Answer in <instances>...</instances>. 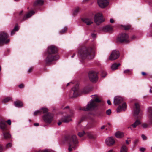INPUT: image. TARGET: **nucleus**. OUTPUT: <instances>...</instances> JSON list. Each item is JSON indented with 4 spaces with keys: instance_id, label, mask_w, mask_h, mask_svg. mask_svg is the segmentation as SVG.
<instances>
[{
    "instance_id": "1",
    "label": "nucleus",
    "mask_w": 152,
    "mask_h": 152,
    "mask_svg": "<svg viewBox=\"0 0 152 152\" xmlns=\"http://www.w3.org/2000/svg\"><path fill=\"white\" fill-rule=\"evenodd\" d=\"M57 52V49L54 45H51L48 47L47 51V56L45 59L47 63H50L59 59L58 55H53L54 54L56 53Z\"/></svg>"
},
{
    "instance_id": "2",
    "label": "nucleus",
    "mask_w": 152,
    "mask_h": 152,
    "mask_svg": "<svg viewBox=\"0 0 152 152\" xmlns=\"http://www.w3.org/2000/svg\"><path fill=\"white\" fill-rule=\"evenodd\" d=\"M78 54L79 57L82 59H92L95 55L94 50L91 48H83L79 50Z\"/></svg>"
},
{
    "instance_id": "3",
    "label": "nucleus",
    "mask_w": 152,
    "mask_h": 152,
    "mask_svg": "<svg viewBox=\"0 0 152 152\" xmlns=\"http://www.w3.org/2000/svg\"><path fill=\"white\" fill-rule=\"evenodd\" d=\"M91 96L93 97V99L88 102L86 107H80V110L85 111H91L94 110L97 107L98 104L97 103L100 102V100L99 99L97 95H95Z\"/></svg>"
},
{
    "instance_id": "4",
    "label": "nucleus",
    "mask_w": 152,
    "mask_h": 152,
    "mask_svg": "<svg viewBox=\"0 0 152 152\" xmlns=\"http://www.w3.org/2000/svg\"><path fill=\"white\" fill-rule=\"evenodd\" d=\"M68 150L71 152L73 149L75 150L77 146L78 141L76 136L72 134L70 136L68 139Z\"/></svg>"
},
{
    "instance_id": "5",
    "label": "nucleus",
    "mask_w": 152,
    "mask_h": 152,
    "mask_svg": "<svg viewBox=\"0 0 152 152\" xmlns=\"http://www.w3.org/2000/svg\"><path fill=\"white\" fill-rule=\"evenodd\" d=\"M8 37L7 33L4 32H0V45L3 43L7 44L10 42L9 39H7Z\"/></svg>"
},
{
    "instance_id": "6",
    "label": "nucleus",
    "mask_w": 152,
    "mask_h": 152,
    "mask_svg": "<svg viewBox=\"0 0 152 152\" xmlns=\"http://www.w3.org/2000/svg\"><path fill=\"white\" fill-rule=\"evenodd\" d=\"M118 41L120 42H124L126 43L129 42V36L126 33H121L117 38Z\"/></svg>"
},
{
    "instance_id": "7",
    "label": "nucleus",
    "mask_w": 152,
    "mask_h": 152,
    "mask_svg": "<svg viewBox=\"0 0 152 152\" xmlns=\"http://www.w3.org/2000/svg\"><path fill=\"white\" fill-rule=\"evenodd\" d=\"M104 19L101 14L98 13L96 14L94 16V22L97 25H99L103 22Z\"/></svg>"
},
{
    "instance_id": "8",
    "label": "nucleus",
    "mask_w": 152,
    "mask_h": 152,
    "mask_svg": "<svg viewBox=\"0 0 152 152\" xmlns=\"http://www.w3.org/2000/svg\"><path fill=\"white\" fill-rule=\"evenodd\" d=\"M53 115L50 113L44 115L43 118L44 121L46 123H50L53 120Z\"/></svg>"
},
{
    "instance_id": "9",
    "label": "nucleus",
    "mask_w": 152,
    "mask_h": 152,
    "mask_svg": "<svg viewBox=\"0 0 152 152\" xmlns=\"http://www.w3.org/2000/svg\"><path fill=\"white\" fill-rule=\"evenodd\" d=\"M120 56L119 53L118 51L116 50L113 51L109 58L110 60H114L118 58Z\"/></svg>"
},
{
    "instance_id": "10",
    "label": "nucleus",
    "mask_w": 152,
    "mask_h": 152,
    "mask_svg": "<svg viewBox=\"0 0 152 152\" xmlns=\"http://www.w3.org/2000/svg\"><path fill=\"white\" fill-rule=\"evenodd\" d=\"M89 77L90 80L93 82H96L98 80V77L96 73L93 71H91L89 73Z\"/></svg>"
},
{
    "instance_id": "11",
    "label": "nucleus",
    "mask_w": 152,
    "mask_h": 152,
    "mask_svg": "<svg viewBox=\"0 0 152 152\" xmlns=\"http://www.w3.org/2000/svg\"><path fill=\"white\" fill-rule=\"evenodd\" d=\"M78 86L76 85L72 89L69 96L71 97H76L78 96Z\"/></svg>"
},
{
    "instance_id": "12",
    "label": "nucleus",
    "mask_w": 152,
    "mask_h": 152,
    "mask_svg": "<svg viewBox=\"0 0 152 152\" xmlns=\"http://www.w3.org/2000/svg\"><path fill=\"white\" fill-rule=\"evenodd\" d=\"M105 142L108 146H110L115 144V140L113 137H108L105 140Z\"/></svg>"
},
{
    "instance_id": "13",
    "label": "nucleus",
    "mask_w": 152,
    "mask_h": 152,
    "mask_svg": "<svg viewBox=\"0 0 152 152\" xmlns=\"http://www.w3.org/2000/svg\"><path fill=\"white\" fill-rule=\"evenodd\" d=\"M107 0H98V4L101 8H104L107 6L109 4Z\"/></svg>"
},
{
    "instance_id": "14",
    "label": "nucleus",
    "mask_w": 152,
    "mask_h": 152,
    "mask_svg": "<svg viewBox=\"0 0 152 152\" xmlns=\"http://www.w3.org/2000/svg\"><path fill=\"white\" fill-rule=\"evenodd\" d=\"M6 121L3 119L1 120L0 121V128L4 131H7V127L6 124Z\"/></svg>"
},
{
    "instance_id": "15",
    "label": "nucleus",
    "mask_w": 152,
    "mask_h": 152,
    "mask_svg": "<svg viewBox=\"0 0 152 152\" xmlns=\"http://www.w3.org/2000/svg\"><path fill=\"white\" fill-rule=\"evenodd\" d=\"M134 115H137L140 111V106L137 103H135L133 107Z\"/></svg>"
},
{
    "instance_id": "16",
    "label": "nucleus",
    "mask_w": 152,
    "mask_h": 152,
    "mask_svg": "<svg viewBox=\"0 0 152 152\" xmlns=\"http://www.w3.org/2000/svg\"><path fill=\"white\" fill-rule=\"evenodd\" d=\"M140 124L141 122L140 121L139 119H137L134 122L128 126V128L132 130L133 128H136L137 126Z\"/></svg>"
},
{
    "instance_id": "17",
    "label": "nucleus",
    "mask_w": 152,
    "mask_h": 152,
    "mask_svg": "<svg viewBox=\"0 0 152 152\" xmlns=\"http://www.w3.org/2000/svg\"><path fill=\"white\" fill-rule=\"evenodd\" d=\"M73 113L72 111H70V114L69 116L64 117L61 119L62 122L67 123L71 120V117L73 116Z\"/></svg>"
},
{
    "instance_id": "18",
    "label": "nucleus",
    "mask_w": 152,
    "mask_h": 152,
    "mask_svg": "<svg viewBox=\"0 0 152 152\" xmlns=\"http://www.w3.org/2000/svg\"><path fill=\"white\" fill-rule=\"evenodd\" d=\"M127 105L125 102H124L122 105H119L117 109V111L118 112H120L122 111H124L126 110Z\"/></svg>"
},
{
    "instance_id": "19",
    "label": "nucleus",
    "mask_w": 152,
    "mask_h": 152,
    "mask_svg": "<svg viewBox=\"0 0 152 152\" xmlns=\"http://www.w3.org/2000/svg\"><path fill=\"white\" fill-rule=\"evenodd\" d=\"M148 118L149 124L152 125V107H149L148 109Z\"/></svg>"
},
{
    "instance_id": "20",
    "label": "nucleus",
    "mask_w": 152,
    "mask_h": 152,
    "mask_svg": "<svg viewBox=\"0 0 152 152\" xmlns=\"http://www.w3.org/2000/svg\"><path fill=\"white\" fill-rule=\"evenodd\" d=\"M123 101V99L119 96H117L115 97L114 100V102L115 104H118Z\"/></svg>"
},
{
    "instance_id": "21",
    "label": "nucleus",
    "mask_w": 152,
    "mask_h": 152,
    "mask_svg": "<svg viewBox=\"0 0 152 152\" xmlns=\"http://www.w3.org/2000/svg\"><path fill=\"white\" fill-rule=\"evenodd\" d=\"M82 20L88 25H90L93 23V19L91 18H86L82 19Z\"/></svg>"
},
{
    "instance_id": "22",
    "label": "nucleus",
    "mask_w": 152,
    "mask_h": 152,
    "mask_svg": "<svg viewBox=\"0 0 152 152\" xmlns=\"http://www.w3.org/2000/svg\"><path fill=\"white\" fill-rule=\"evenodd\" d=\"M34 14V12L33 11H31L29 12L24 16L23 18V20H26L28 18Z\"/></svg>"
},
{
    "instance_id": "23",
    "label": "nucleus",
    "mask_w": 152,
    "mask_h": 152,
    "mask_svg": "<svg viewBox=\"0 0 152 152\" xmlns=\"http://www.w3.org/2000/svg\"><path fill=\"white\" fill-rule=\"evenodd\" d=\"M112 27L109 25H107L104 27L103 28V30L105 32H109L112 30Z\"/></svg>"
},
{
    "instance_id": "24",
    "label": "nucleus",
    "mask_w": 152,
    "mask_h": 152,
    "mask_svg": "<svg viewBox=\"0 0 152 152\" xmlns=\"http://www.w3.org/2000/svg\"><path fill=\"white\" fill-rule=\"evenodd\" d=\"M3 134L4 139L7 140L10 139L11 137L10 134L7 131L3 132Z\"/></svg>"
},
{
    "instance_id": "25",
    "label": "nucleus",
    "mask_w": 152,
    "mask_h": 152,
    "mask_svg": "<svg viewBox=\"0 0 152 152\" xmlns=\"http://www.w3.org/2000/svg\"><path fill=\"white\" fill-rule=\"evenodd\" d=\"M14 104L15 106L18 107H21L23 106L22 102L19 100H17L14 102Z\"/></svg>"
},
{
    "instance_id": "26",
    "label": "nucleus",
    "mask_w": 152,
    "mask_h": 152,
    "mask_svg": "<svg viewBox=\"0 0 152 152\" xmlns=\"http://www.w3.org/2000/svg\"><path fill=\"white\" fill-rule=\"evenodd\" d=\"M120 65V63H115L113 64L111 66V69L113 70H115L118 69V67Z\"/></svg>"
},
{
    "instance_id": "27",
    "label": "nucleus",
    "mask_w": 152,
    "mask_h": 152,
    "mask_svg": "<svg viewBox=\"0 0 152 152\" xmlns=\"http://www.w3.org/2000/svg\"><path fill=\"white\" fill-rule=\"evenodd\" d=\"M86 135L88 136L90 139H94L96 138V135L93 134L91 132H88L86 133Z\"/></svg>"
},
{
    "instance_id": "28",
    "label": "nucleus",
    "mask_w": 152,
    "mask_h": 152,
    "mask_svg": "<svg viewBox=\"0 0 152 152\" xmlns=\"http://www.w3.org/2000/svg\"><path fill=\"white\" fill-rule=\"evenodd\" d=\"M115 136L117 138H120L123 137L124 134L123 133L121 132H118L115 133Z\"/></svg>"
},
{
    "instance_id": "29",
    "label": "nucleus",
    "mask_w": 152,
    "mask_h": 152,
    "mask_svg": "<svg viewBox=\"0 0 152 152\" xmlns=\"http://www.w3.org/2000/svg\"><path fill=\"white\" fill-rule=\"evenodd\" d=\"M44 1L42 0H37L34 2L35 5H42Z\"/></svg>"
},
{
    "instance_id": "30",
    "label": "nucleus",
    "mask_w": 152,
    "mask_h": 152,
    "mask_svg": "<svg viewBox=\"0 0 152 152\" xmlns=\"http://www.w3.org/2000/svg\"><path fill=\"white\" fill-rule=\"evenodd\" d=\"M128 149L126 146L123 145L121 149L120 152H127Z\"/></svg>"
},
{
    "instance_id": "31",
    "label": "nucleus",
    "mask_w": 152,
    "mask_h": 152,
    "mask_svg": "<svg viewBox=\"0 0 152 152\" xmlns=\"http://www.w3.org/2000/svg\"><path fill=\"white\" fill-rule=\"evenodd\" d=\"M149 125H151V124H149V121H148V123H143L142 124V126L143 128H146L149 127Z\"/></svg>"
},
{
    "instance_id": "32",
    "label": "nucleus",
    "mask_w": 152,
    "mask_h": 152,
    "mask_svg": "<svg viewBox=\"0 0 152 152\" xmlns=\"http://www.w3.org/2000/svg\"><path fill=\"white\" fill-rule=\"evenodd\" d=\"M40 110L41 111V113L42 112L43 113H45L48 112V109L47 108H43L41 109Z\"/></svg>"
},
{
    "instance_id": "33",
    "label": "nucleus",
    "mask_w": 152,
    "mask_h": 152,
    "mask_svg": "<svg viewBox=\"0 0 152 152\" xmlns=\"http://www.w3.org/2000/svg\"><path fill=\"white\" fill-rule=\"evenodd\" d=\"M124 29L125 30H128L130 29L131 28V26L129 25H124L123 26Z\"/></svg>"
},
{
    "instance_id": "34",
    "label": "nucleus",
    "mask_w": 152,
    "mask_h": 152,
    "mask_svg": "<svg viewBox=\"0 0 152 152\" xmlns=\"http://www.w3.org/2000/svg\"><path fill=\"white\" fill-rule=\"evenodd\" d=\"M11 99V98L10 97H7L4 99L3 102H7L9 101Z\"/></svg>"
},
{
    "instance_id": "35",
    "label": "nucleus",
    "mask_w": 152,
    "mask_h": 152,
    "mask_svg": "<svg viewBox=\"0 0 152 152\" xmlns=\"http://www.w3.org/2000/svg\"><path fill=\"white\" fill-rule=\"evenodd\" d=\"M132 72V70H130V69H127L126 70H125L124 71V73H127L128 74H131Z\"/></svg>"
},
{
    "instance_id": "36",
    "label": "nucleus",
    "mask_w": 152,
    "mask_h": 152,
    "mask_svg": "<svg viewBox=\"0 0 152 152\" xmlns=\"http://www.w3.org/2000/svg\"><path fill=\"white\" fill-rule=\"evenodd\" d=\"M66 30V27L64 28L63 29L60 31V34H62L65 33Z\"/></svg>"
},
{
    "instance_id": "37",
    "label": "nucleus",
    "mask_w": 152,
    "mask_h": 152,
    "mask_svg": "<svg viewBox=\"0 0 152 152\" xmlns=\"http://www.w3.org/2000/svg\"><path fill=\"white\" fill-rule=\"evenodd\" d=\"M85 134L86 135V133H85L84 132H79L78 134V135L80 137H81Z\"/></svg>"
},
{
    "instance_id": "38",
    "label": "nucleus",
    "mask_w": 152,
    "mask_h": 152,
    "mask_svg": "<svg viewBox=\"0 0 152 152\" xmlns=\"http://www.w3.org/2000/svg\"><path fill=\"white\" fill-rule=\"evenodd\" d=\"M106 75V73L105 71L102 72L101 74V76L103 77H104Z\"/></svg>"
},
{
    "instance_id": "39",
    "label": "nucleus",
    "mask_w": 152,
    "mask_h": 152,
    "mask_svg": "<svg viewBox=\"0 0 152 152\" xmlns=\"http://www.w3.org/2000/svg\"><path fill=\"white\" fill-rule=\"evenodd\" d=\"M40 113H41V111H40V110L35 111L34 112V115H37L39 114H40Z\"/></svg>"
},
{
    "instance_id": "40",
    "label": "nucleus",
    "mask_w": 152,
    "mask_h": 152,
    "mask_svg": "<svg viewBox=\"0 0 152 152\" xmlns=\"http://www.w3.org/2000/svg\"><path fill=\"white\" fill-rule=\"evenodd\" d=\"M111 110L110 109H109L106 111V113L108 115H110V114H111Z\"/></svg>"
},
{
    "instance_id": "41",
    "label": "nucleus",
    "mask_w": 152,
    "mask_h": 152,
    "mask_svg": "<svg viewBox=\"0 0 152 152\" xmlns=\"http://www.w3.org/2000/svg\"><path fill=\"white\" fill-rule=\"evenodd\" d=\"M12 145V144L11 143H10L7 144L6 147L7 148H9L11 147Z\"/></svg>"
},
{
    "instance_id": "42",
    "label": "nucleus",
    "mask_w": 152,
    "mask_h": 152,
    "mask_svg": "<svg viewBox=\"0 0 152 152\" xmlns=\"http://www.w3.org/2000/svg\"><path fill=\"white\" fill-rule=\"evenodd\" d=\"M13 29L15 31H18L19 29L18 26L16 25Z\"/></svg>"
},
{
    "instance_id": "43",
    "label": "nucleus",
    "mask_w": 152,
    "mask_h": 152,
    "mask_svg": "<svg viewBox=\"0 0 152 152\" xmlns=\"http://www.w3.org/2000/svg\"><path fill=\"white\" fill-rule=\"evenodd\" d=\"M37 152H50V151L48 150H40Z\"/></svg>"
},
{
    "instance_id": "44",
    "label": "nucleus",
    "mask_w": 152,
    "mask_h": 152,
    "mask_svg": "<svg viewBox=\"0 0 152 152\" xmlns=\"http://www.w3.org/2000/svg\"><path fill=\"white\" fill-rule=\"evenodd\" d=\"M141 137L143 140H145L147 139L146 137L143 134L141 135Z\"/></svg>"
},
{
    "instance_id": "45",
    "label": "nucleus",
    "mask_w": 152,
    "mask_h": 152,
    "mask_svg": "<svg viewBox=\"0 0 152 152\" xmlns=\"http://www.w3.org/2000/svg\"><path fill=\"white\" fill-rule=\"evenodd\" d=\"M79 7H77L76 8V9L74 11V13H76L78 12L79 11Z\"/></svg>"
},
{
    "instance_id": "46",
    "label": "nucleus",
    "mask_w": 152,
    "mask_h": 152,
    "mask_svg": "<svg viewBox=\"0 0 152 152\" xmlns=\"http://www.w3.org/2000/svg\"><path fill=\"white\" fill-rule=\"evenodd\" d=\"M145 150V148H141L140 149V151L141 152H144Z\"/></svg>"
},
{
    "instance_id": "47",
    "label": "nucleus",
    "mask_w": 152,
    "mask_h": 152,
    "mask_svg": "<svg viewBox=\"0 0 152 152\" xmlns=\"http://www.w3.org/2000/svg\"><path fill=\"white\" fill-rule=\"evenodd\" d=\"M6 122H7L8 124L9 125H10L11 124V121L10 120V119H9L7 120V121H6Z\"/></svg>"
},
{
    "instance_id": "48",
    "label": "nucleus",
    "mask_w": 152,
    "mask_h": 152,
    "mask_svg": "<svg viewBox=\"0 0 152 152\" xmlns=\"http://www.w3.org/2000/svg\"><path fill=\"white\" fill-rule=\"evenodd\" d=\"M24 85L23 84H20L19 85V87L20 88H23Z\"/></svg>"
},
{
    "instance_id": "49",
    "label": "nucleus",
    "mask_w": 152,
    "mask_h": 152,
    "mask_svg": "<svg viewBox=\"0 0 152 152\" xmlns=\"http://www.w3.org/2000/svg\"><path fill=\"white\" fill-rule=\"evenodd\" d=\"M16 31H15L13 29L12 31H11V35H13L14 34H15V32Z\"/></svg>"
},
{
    "instance_id": "50",
    "label": "nucleus",
    "mask_w": 152,
    "mask_h": 152,
    "mask_svg": "<svg viewBox=\"0 0 152 152\" xmlns=\"http://www.w3.org/2000/svg\"><path fill=\"white\" fill-rule=\"evenodd\" d=\"M130 142V140H126V143L127 144H129Z\"/></svg>"
},
{
    "instance_id": "51",
    "label": "nucleus",
    "mask_w": 152,
    "mask_h": 152,
    "mask_svg": "<svg viewBox=\"0 0 152 152\" xmlns=\"http://www.w3.org/2000/svg\"><path fill=\"white\" fill-rule=\"evenodd\" d=\"M138 142V139H136L134 141V143L135 144H136V143H137Z\"/></svg>"
},
{
    "instance_id": "52",
    "label": "nucleus",
    "mask_w": 152,
    "mask_h": 152,
    "mask_svg": "<svg viewBox=\"0 0 152 152\" xmlns=\"http://www.w3.org/2000/svg\"><path fill=\"white\" fill-rule=\"evenodd\" d=\"M107 103L109 105H110L111 104V102L109 100H107Z\"/></svg>"
},
{
    "instance_id": "53",
    "label": "nucleus",
    "mask_w": 152,
    "mask_h": 152,
    "mask_svg": "<svg viewBox=\"0 0 152 152\" xmlns=\"http://www.w3.org/2000/svg\"><path fill=\"white\" fill-rule=\"evenodd\" d=\"M110 22L112 23H113L114 22V20L112 19H110Z\"/></svg>"
},
{
    "instance_id": "54",
    "label": "nucleus",
    "mask_w": 152,
    "mask_h": 152,
    "mask_svg": "<svg viewBox=\"0 0 152 152\" xmlns=\"http://www.w3.org/2000/svg\"><path fill=\"white\" fill-rule=\"evenodd\" d=\"M92 36L94 38L95 37H96V35L94 34H92Z\"/></svg>"
},
{
    "instance_id": "55",
    "label": "nucleus",
    "mask_w": 152,
    "mask_h": 152,
    "mask_svg": "<svg viewBox=\"0 0 152 152\" xmlns=\"http://www.w3.org/2000/svg\"><path fill=\"white\" fill-rule=\"evenodd\" d=\"M34 125L35 126H39V124L38 123H34Z\"/></svg>"
},
{
    "instance_id": "56",
    "label": "nucleus",
    "mask_w": 152,
    "mask_h": 152,
    "mask_svg": "<svg viewBox=\"0 0 152 152\" xmlns=\"http://www.w3.org/2000/svg\"><path fill=\"white\" fill-rule=\"evenodd\" d=\"M2 149V146L0 144V152H1Z\"/></svg>"
},
{
    "instance_id": "57",
    "label": "nucleus",
    "mask_w": 152,
    "mask_h": 152,
    "mask_svg": "<svg viewBox=\"0 0 152 152\" xmlns=\"http://www.w3.org/2000/svg\"><path fill=\"white\" fill-rule=\"evenodd\" d=\"M135 36L134 35H133L132 36V37H131V39L132 40H133V39H135Z\"/></svg>"
},
{
    "instance_id": "58",
    "label": "nucleus",
    "mask_w": 152,
    "mask_h": 152,
    "mask_svg": "<svg viewBox=\"0 0 152 152\" xmlns=\"http://www.w3.org/2000/svg\"><path fill=\"white\" fill-rule=\"evenodd\" d=\"M142 75L145 76L146 75V73L145 72H142Z\"/></svg>"
},
{
    "instance_id": "59",
    "label": "nucleus",
    "mask_w": 152,
    "mask_h": 152,
    "mask_svg": "<svg viewBox=\"0 0 152 152\" xmlns=\"http://www.w3.org/2000/svg\"><path fill=\"white\" fill-rule=\"evenodd\" d=\"M62 122L61 121H59L58 123V125L59 126L61 124Z\"/></svg>"
},
{
    "instance_id": "60",
    "label": "nucleus",
    "mask_w": 152,
    "mask_h": 152,
    "mask_svg": "<svg viewBox=\"0 0 152 152\" xmlns=\"http://www.w3.org/2000/svg\"><path fill=\"white\" fill-rule=\"evenodd\" d=\"M105 128V126H103L101 127V129H104Z\"/></svg>"
},
{
    "instance_id": "61",
    "label": "nucleus",
    "mask_w": 152,
    "mask_h": 152,
    "mask_svg": "<svg viewBox=\"0 0 152 152\" xmlns=\"http://www.w3.org/2000/svg\"><path fill=\"white\" fill-rule=\"evenodd\" d=\"M32 70V68H31L30 69H29L28 70V71L29 72H31V70Z\"/></svg>"
},
{
    "instance_id": "62",
    "label": "nucleus",
    "mask_w": 152,
    "mask_h": 152,
    "mask_svg": "<svg viewBox=\"0 0 152 152\" xmlns=\"http://www.w3.org/2000/svg\"><path fill=\"white\" fill-rule=\"evenodd\" d=\"M107 152H114L113 150H109Z\"/></svg>"
},
{
    "instance_id": "63",
    "label": "nucleus",
    "mask_w": 152,
    "mask_h": 152,
    "mask_svg": "<svg viewBox=\"0 0 152 152\" xmlns=\"http://www.w3.org/2000/svg\"><path fill=\"white\" fill-rule=\"evenodd\" d=\"M88 92V91L85 92L84 91H83V93L85 94L87 93Z\"/></svg>"
},
{
    "instance_id": "64",
    "label": "nucleus",
    "mask_w": 152,
    "mask_h": 152,
    "mask_svg": "<svg viewBox=\"0 0 152 152\" xmlns=\"http://www.w3.org/2000/svg\"><path fill=\"white\" fill-rule=\"evenodd\" d=\"M85 119L84 117H82L81 119V121H83Z\"/></svg>"
}]
</instances>
